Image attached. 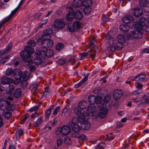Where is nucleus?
Listing matches in <instances>:
<instances>
[{
	"instance_id": "f257e3e1",
	"label": "nucleus",
	"mask_w": 149,
	"mask_h": 149,
	"mask_svg": "<svg viewBox=\"0 0 149 149\" xmlns=\"http://www.w3.org/2000/svg\"><path fill=\"white\" fill-rule=\"evenodd\" d=\"M29 46H25L24 50L20 53V56L22 61L25 63H27L28 65L32 64L33 58L31 55L34 53V50L31 47H34L36 45V42L34 40H30L28 42Z\"/></svg>"
},
{
	"instance_id": "f03ea898",
	"label": "nucleus",
	"mask_w": 149,
	"mask_h": 149,
	"mask_svg": "<svg viewBox=\"0 0 149 149\" xmlns=\"http://www.w3.org/2000/svg\"><path fill=\"white\" fill-rule=\"evenodd\" d=\"M127 37L130 39L141 38L143 37V32L138 30L132 31L127 35Z\"/></svg>"
},
{
	"instance_id": "7ed1b4c3",
	"label": "nucleus",
	"mask_w": 149,
	"mask_h": 149,
	"mask_svg": "<svg viewBox=\"0 0 149 149\" xmlns=\"http://www.w3.org/2000/svg\"><path fill=\"white\" fill-rule=\"evenodd\" d=\"M43 36L41 38H39L38 40L41 42L42 47L45 48H48L51 47L53 45V42L52 40L49 39H43Z\"/></svg>"
},
{
	"instance_id": "20e7f679",
	"label": "nucleus",
	"mask_w": 149,
	"mask_h": 149,
	"mask_svg": "<svg viewBox=\"0 0 149 149\" xmlns=\"http://www.w3.org/2000/svg\"><path fill=\"white\" fill-rule=\"evenodd\" d=\"M13 75L15 79L14 81V84H17L20 82L22 83V80L21 79L22 72L19 69H15L13 70Z\"/></svg>"
},
{
	"instance_id": "39448f33",
	"label": "nucleus",
	"mask_w": 149,
	"mask_h": 149,
	"mask_svg": "<svg viewBox=\"0 0 149 149\" xmlns=\"http://www.w3.org/2000/svg\"><path fill=\"white\" fill-rule=\"evenodd\" d=\"M36 54L42 57H51L54 55V52L51 49L47 50L46 52L44 50H39L36 53Z\"/></svg>"
},
{
	"instance_id": "423d86ee",
	"label": "nucleus",
	"mask_w": 149,
	"mask_h": 149,
	"mask_svg": "<svg viewBox=\"0 0 149 149\" xmlns=\"http://www.w3.org/2000/svg\"><path fill=\"white\" fill-rule=\"evenodd\" d=\"M108 111V109L104 107H101L99 110L98 115H95L93 113L92 114V116L96 118L98 117V116L101 118H104L106 117Z\"/></svg>"
},
{
	"instance_id": "0eeeda50",
	"label": "nucleus",
	"mask_w": 149,
	"mask_h": 149,
	"mask_svg": "<svg viewBox=\"0 0 149 149\" xmlns=\"http://www.w3.org/2000/svg\"><path fill=\"white\" fill-rule=\"evenodd\" d=\"M109 46L107 47V49L109 51L114 52L116 50H119L122 49V45L117 42L114 44L109 43Z\"/></svg>"
},
{
	"instance_id": "6e6552de",
	"label": "nucleus",
	"mask_w": 149,
	"mask_h": 149,
	"mask_svg": "<svg viewBox=\"0 0 149 149\" xmlns=\"http://www.w3.org/2000/svg\"><path fill=\"white\" fill-rule=\"evenodd\" d=\"M65 25V23L61 19H57L54 21V26L57 29H61L64 28Z\"/></svg>"
},
{
	"instance_id": "1a4fd4ad",
	"label": "nucleus",
	"mask_w": 149,
	"mask_h": 149,
	"mask_svg": "<svg viewBox=\"0 0 149 149\" xmlns=\"http://www.w3.org/2000/svg\"><path fill=\"white\" fill-rule=\"evenodd\" d=\"M122 94V92L121 90L119 89L115 90L113 93V97L116 100L120 99L121 97Z\"/></svg>"
},
{
	"instance_id": "9d476101",
	"label": "nucleus",
	"mask_w": 149,
	"mask_h": 149,
	"mask_svg": "<svg viewBox=\"0 0 149 149\" xmlns=\"http://www.w3.org/2000/svg\"><path fill=\"white\" fill-rule=\"evenodd\" d=\"M134 24L135 28L137 29L139 31H143V26H144L140 21H136L134 23Z\"/></svg>"
},
{
	"instance_id": "9b49d317",
	"label": "nucleus",
	"mask_w": 149,
	"mask_h": 149,
	"mask_svg": "<svg viewBox=\"0 0 149 149\" xmlns=\"http://www.w3.org/2000/svg\"><path fill=\"white\" fill-rule=\"evenodd\" d=\"M62 130V133L63 136L68 135L70 132V128L69 126L66 125L61 127Z\"/></svg>"
},
{
	"instance_id": "f8f14e48",
	"label": "nucleus",
	"mask_w": 149,
	"mask_h": 149,
	"mask_svg": "<svg viewBox=\"0 0 149 149\" xmlns=\"http://www.w3.org/2000/svg\"><path fill=\"white\" fill-rule=\"evenodd\" d=\"M146 77V76L145 74H140L135 76L132 80L135 81H143L145 80Z\"/></svg>"
},
{
	"instance_id": "ddd939ff",
	"label": "nucleus",
	"mask_w": 149,
	"mask_h": 149,
	"mask_svg": "<svg viewBox=\"0 0 149 149\" xmlns=\"http://www.w3.org/2000/svg\"><path fill=\"white\" fill-rule=\"evenodd\" d=\"M105 38L106 39L108 40L107 42L109 43L113 44L117 42V41L114 38L111 37L109 33H108L107 34Z\"/></svg>"
},
{
	"instance_id": "4468645a",
	"label": "nucleus",
	"mask_w": 149,
	"mask_h": 149,
	"mask_svg": "<svg viewBox=\"0 0 149 149\" xmlns=\"http://www.w3.org/2000/svg\"><path fill=\"white\" fill-rule=\"evenodd\" d=\"M1 81L3 84H9L13 82V80L12 79H10L6 77H2L1 79Z\"/></svg>"
},
{
	"instance_id": "2eb2a0df",
	"label": "nucleus",
	"mask_w": 149,
	"mask_h": 149,
	"mask_svg": "<svg viewBox=\"0 0 149 149\" xmlns=\"http://www.w3.org/2000/svg\"><path fill=\"white\" fill-rule=\"evenodd\" d=\"M83 1L82 0H74L72 2V5L74 7L79 8L83 5Z\"/></svg>"
},
{
	"instance_id": "dca6fc26",
	"label": "nucleus",
	"mask_w": 149,
	"mask_h": 149,
	"mask_svg": "<svg viewBox=\"0 0 149 149\" xmlns=\"http://www.w3.org/2000/svg\"><path fill=\"white\" fill-rule=\"evenodd\" d=\"M117 44L118 43L122 45V44L124 43L126 39L124 36L122 35H119L117 36Z\"/></svg>"
},
{
	"instance_id": "f3484780",
	"label": "nucleus",
	"mask_w": 149,
	"mask_h": 149,
	"mask_svg": "<svg viewBox=\"0 0 149 149\" xmlns=\"http://www.w3.org/2000/svg\"><path fill=\"white\" fill-rule=\"evenodd\" d=\"M54 106L52 105L49 108L47 109L45 112V118L46 119H48L50 117L52 110L54 108Z\"/></svg>"
},
{
	"instance_id": "a211bd4d",
	"label": "nucleus",
	"mask_w": 149,
	"mask_h": 149,
	"mask_svg": "<svg viewBox=\"0 0 149 149\" xmlns=\"http://www.w3.org/2000/svg\"><path fill=\"white\" fill-rule=\"evenodd\" d=\"M132 19V17L130 15H128L123 18L122 21L124 24H127L130 23Z\"/></svg>"
},
{
	"instance_id": "6ab92c4d",
	"label": "nucleus",
	"mask_w": 149,
	"mask_h": 149,
	"mask_svg": "<svg viewBox=\"0 0 149 149\" xmlns=\"http://www.w3.org/2000/svg\"><path fill=\"white\" fill-rule=\"evenodd\" d=\"M74 113L76 114L79 116L85 114V111L83 109H81L79 107H76L74 109Z\"/></svg>"
},
{
	"instance_id": "aec40b11",
	"label": "nucleus",
	"mask_w": 149,
	"mask_h": 149,
	"mask_svg": "<svg viewBox=\"0 0 149 149\" xmlns=\"http://www.w3.org/2000/svg\"><path fill=\"white\" fill-rule=\"evenodd\" d=\"M90 126L91 124L87 120L81 123V127L83 130H88L90 128Z\"/></svg>"
},
{
	"instance_id": "412c9836",
	"label": "nucleus",
	"mask_w": 149,
	"mask_h": 149,
	"mask_svg": "<svg viewBox=\"0 0 149 149\" xmlns=\"http://www.w3.org/2000/svg\"><path fill=\"white\" fill-rule=\"evenodd\" d=\"M43 121L42 118L40 117L36 121L33 123V125L36 127H39L41 125L43 122Z\"/></svg>"
},
{
	"instance_id": "4be33fe9",
	"label": "nucleus",
	"mask_w": 149,
	"mask_h": 149,
	"mask_svg": "<svg viewBox=\"0 0 149 149\" xmlns=\"http://www.w3.org/2000/svg\"><path fill=\"white\" fill-rule=\"evenodd\" d=\"M74 14L75 18L78 19H81L83 17L82 13L80 10L76 11Z\"/></svg>"
},
{
	"instance_id": "5701e85b",
	"label": "nucleus",
	"mask_w": 149,
	"mask_h": 149,
	"mask_svg": "<svg viewBox=\"0 0 149 149\" xmlns=\"http://www.w3.org/2000/svg\"><path fill=\"white\" fill-rule=\"evenodd\" d=\"M30 73L28 71L25 72L23 76V78L24 80L23 81H22V83H24L26 84V85L25 86H27V85H26V81H27L29 79L30 77Z\"/></svg>"
},
{
	"instance_id": "b1692460",
	"label": "nucleus",
	"mask_w": 149,
	"mask_h": 149,
	"mask_svg": "<svg viewBox=\"0 0 149 149\" xmlns=\"http://www.w3.org/2000/svg\"><path fill=\"white\" fill-rule=\"evenodd\" d=\"M74 17V13L73 12H70L67 14L66 16V19L68 21H72Z\"/></svg>"
},
{
	"instance_id": "393cba45",
	"label": "nucleus",
	"mask_w": 149,
	"mask_h": 149,
	"mask_svg": "<svg viewBox=\"0 0 149 149\" xmlns=\"http://www.w3.org/2000/svg\"><path fill=\"white\" fill-rule=\"evenodd\" d=\"M119 28L120 30L123 31H128L130 29L129 26L126 24L120 25Z\"/></svg>"
},
{
	"instance_id": "a878e982",
	"label": "nucleus",
	"mask_w": 149,
	"mask_h": 149,
	"mask_svg": "<svg viewBox=\"0 0 149 149\" xmlns=\"http://www.w3.org/2000/svg\"><path fill=\"white\" fill-rule=\"evenodd\" d=\"M87 103L85 101H81L78 104L79 108L84 109H86L87 107Z\"/></svg>"
},
{
	"instance_id": "bb28decb",
	"label": "nucleus",
	"mask_w": 149,
	"mask_h": 149,
	"mask_svg": "<svg viewBox=\"0 0 149 149\" xmlns=\"http://www.w3.org/2000/svg\"><path fill=\"white\" fill-rule=\"evenodd\" d=\"M77 120L78 122L81 123L84 122V121L87 120L86 119L85 114L78 116L77 118Z\"/></svg>"
},
{
	"instance_id": "cd10ccee",
	"label": "nucleus",
	"mask_w": 149,
	"mask_h": 149,
	"mask_svg": "<svg viewBox=\"0 0 149 149\" xmlns=\"http://www.w3.org/2000/svg\"><path fill=\"white\" fill-rule=\"evenodd\" d=\"M14 89V86L13 85H9L6 89V92L7 93H11Z\"/></svg>"
},
{
	"instance_id": "c85d7f7f",
	"label": "nucleus",
	"mask_w": 149,
	"mask_h": 149,
	"mask_svg": "<svg viewBox=\"0 0 149 149\" xmlns=\"http://www.w3.org/2000/svg\"><path fill=\"white\" fill-rule=\"evenodd\" d=\"M72 129L75 133L74 134L76 135V132H79L81 130V127L79 125L77 124L74 125H72Z\"/></svg>"
},
{
	"instance_id": "c756f323",
	"label": "nucleus",
	"mask_w": 149,
	"mask_h": 149,
	"mask_svg": "<svg viewBox=\"0 0 149 149\" xmlns=\"http://www.w3.org/2000/svg\"><path fill=\"white\" fill-rule=\"evenodd\" d=\"M96 97L93 95H90L88 97V101L90 104H93L95 103Z\"/></svg>"
},
{
	"instance_id": "7c9ffc66",
	"label": "nucleus",
	"mask_w": 149,
	"mask_h": 149,
	"mask_svg": "<svg viewBox=\"0 0 149 149\" xmlns=\"http://www.w3.org/2000/svg\"><path fill=\"white\" fill-rule=\"evenodd\" d=\"M22 93V90L20 88L16 89L14 94V95L16 98L19 97L21 95Z\"/></svg>"
},
{
	"instance_id": "2f4dec72",
	"label": "nucleus",
	"mask_w": 149,
	"mask_h": 149,
	"mask_svg": "<svg viewBox=\"0 0 149 149\" xmlns=\"http://www.w3.org/2000/svg\"><path fill=\"white\" fill-rule=\"evenodd\" d=\"M11 48L12 47L11 45H10V46L9 45L6 50H1L0 51V56L5 54L7 52L10 51Z\"/></svg>"
},
{
	"instance_id": "473e14b6",
	"label": "nucleus",
	"mask_w": 149,
	"mask_h": 149,
	"mask_svg": "<svg viewBox=\"0 0 149 149\" xmlns=\"http://www.w3.org/2000/svg\"><path fill=\"white\" fill-rule=\"evenodd\" d=\"M84 6H90L92 5V1L91 0H84L83 1Z\"/></svg>"
},
{
	"instance_id": "72a5a7b5",
	"label": "nucleus",
	"mask_w": 149,
	"mask_h": 149,
	"mask_svg": "<svg viewBox=\"0 0 149 149\" xmlns=\"http://www.w3.org/2000/svg\"><path fill=\"white\" fill-rule=\"evenodd\" d=\"M73 24L75 30H79L81 27V24L79 21H75Z\"/></svg>"
},
{
	"instance_id": "f704fd0d",
	"label": "nucleus",
	"mask_w": 149,
	"mask_h": 149,
	"mask_svg": "<svg viewBox=\"0 0 149 149\" xmlns=\"http://www.w3.org/2000/svg\"><path fill=\"white\" fill-rule=\"evenodd\" d=\"M19 9V7H17L13 11H12L10 14L5 19L8 21L17 12Z\"/></svg>"
},
{
	"instance_id": "c9c22d12",
	"label": "nucleus",
	"mask_w": 149,
	"mask_h": 149,
	"mask_svg": "<svg viewBox=\"0 0 149 149\" xmlns=\"http://www.w3.org/2000/svg\"><path fill=\"white\" fill-rule=\"evenodd\" d=\"M42 62V59L39 57H36L34 60V63L36 65H38L41 64Z\"/></svg>"
},
{
	"instance_id": "e433bc0d",
	"label": "nucleus",
	"mask_w": 149,
	"mask_h": 149,
	"mask_svg": "<svg viewBox=\"0 0 149 149\" xmlns=\"http://www.w3.org/2000/svg\"><path fill=\"white\" fill-rule=\"evenodd\" d=\"M0 56V63H5L7 61V60L10 58V56L9 55L6 56L5 57L2 58Z\"/></svg>"
},
{
	"instance_id": "4c0bfd02",
	"label": "nucleus",
	"mask_w": 149,
	"mask_h": 149,
	"mask_svg": "<svg viewBox=\"0 0 149 149\" xmlns=\"http://www.w3.org/2000/svg\"><path fill=\"white\" fill-rule=\"evenodd\" d=\"M53 32V30L51 28H48L44 31V35L45 36H48L51 35Z\"/></svg>"
},
{
	"instance_id": "58836bf2",
	"label": "nucleus",
	"mask_w": 149,
	"mask_h": 149,
	"mask_svg": "<svg viewBox=\"0 0 149 149\" xmlns=\"http://www.w3.org/2000/svg\"><path fill=\"white\" fill-rule=\"evenodd\" d=\"M91 6L85 7L84 9V13L85 15L89 14L91 11Z\"/></svg>"
},
{
	"instance_id": "ea45409f",
	"label": "nucleus",
	"mask_w": 149,
	"mask_h": 149,
	"mask_svg": "<svg viewBox=\"0 0 149 149\" xmlns=\"http://www.w3.org/2000/svg\"><path fill=\"white\" fill-rule=\"evenodd\" d=\"M142 11L141 9L136 10L134 12V14L135 16L137 17H139L142 15Z\"/></svg>"
},
{
	"instance_id": "a19ab883",
	"label": "nucleus",
	"mask_w": 149,
	"mask_h": 149,
	"mask_svg": "<svg viewBox=\"0 0 149 149\" xmlns=\"http://www.w3.org/2000/svg\"><path fill=\"white\" fill-rule=\"evenodd\" d=\"M95 109V107L93 104H90V105L88 107V110L89 112L93 113V114L95 112H94Z\"/></svg>"
},
{
	"instance_id": "79ce46f5",
	"label": "nucleus",
	"mask_w": 149,
	"mask_h": 149,
	"mask_svg": "<svg viewBox=\"0 0 149 149\" xmlns=\"http://www.w3.org/2000/svg\"><path fill=\"white\" fill-rule=\"evenodd\" d=\"M68 29L70 32H74L75 31L73 24H69L68 25Z\"/></svg>"
},
{
	"instance_id": "37998d69",
	"label": "nucleus",
	"mask_w": 149,
	"mask_h": 149,
	"mask_svg": "<svg viewBox=\"0 0 149 149\" xmlns=\"http://www.w3.org/2000/svg\"><path fill=\"white\" fill-rule=\"evenodd\" d=\"M55 134L56 135H58L60 137H62L63 136L62 133V130L61 127L57 128L56 129Z\"/></svg>"
},
{
	"instance_id": "c03bdc74",
	"label": "nucleus",
	"mask_w": 149,
	"mask_h": 149,
	"mask_svg": "<svg viewBox=\"0 0 149 149\" xmlns=\"http://www.w3.org/2000/svg\"><path fill=\"white\" fill-rule=\"evenodd\" d=\"M64 45L63 43H58L56 45V49L57 50H59L62 49Z\"/></svg>"
},
{
	"instance_id": "a18cd8bd",
	"label": "nucleus",
	"mask_w": 149,
	"mask_h": 149,
	"mask_svg": "<svg viewBox=\"0 0 149 149\" xmlns=\"http://www.w3.org/2000/svg\"><path fill=\"white\" fill-rule=\"evenodd\" d=\"M74 137L82 140L83 141H86L87 140L86 136L84 134H81L80 136L75 135Z\"/></svg>"
},
{
	"instance_id": "49530a36",
	"label": "nucleus",
	"mask_w": 149,
	"mask_h": 149,
	"mask_svg": "<svg viewBox=\"0 0 149 149\" xmlns=\"http://www.w3.org/2000/svg\"><path fill=\"white\" fill-rule=\"evenodd\" d=\"M143 98L146 103H149V93H146L143 96Z\"/></svg>"
},
{
	"instance_id": "de8ad7c7",
	"label": "nucleus",
	"mask_w": 149,
	"mask_h": 149,
	"mask_svg": "<svg viewBox=\"0 0 149 149\" xmlns=\"http://www.w3.org/2000/svg\"><path fill=\"white\" fill-rule=\"evenodd\" d=\"M147 3V0H140L139 4L141 7H145Z\"/></svg>"
},
{
	"instance_id": "09e8293b",
	"label": "nucleus",
	"mask_w": 149,
	"mask_h": 149,
	"mask_svg": "<svg viewBox=\"0 0 149 149\" xmlns=\"http://www.w3.org/2000/svg\"><path fill=\"white\" fill-rule=\"evenodd\" d=\"M60 109V106L57 107L53 111L52 114L54 116H56L58 112L59 111Z\"/></svg>"
},
{
	"instance_id": "8fccbe9b",
	"label": "nucleus",
	"mask_w": 149,
	"mask_h": 149,
	"mask_svg": "<svg viewBox=\"0 0 149 149\" xmlns=\"http://www.w3.org/2000/svg\"><path fill=\"white\" fill-rule=\"evenodd\" d=\"M105 146L104 143H102L97 145L96 147V148L97 149H103Z\"/></svg>"
},
{
	"instance_id": "3c124183",
	"label": "nucleus",
	"mask_w": 149,
	"mask_h": 149,
	"mask_svg": "<svg viewBox=\"0 0 149 149\" xmlns=\"http://www.w3.org/2000/svg\"><path fill=\"white\" fill-rule=\"evenodd\" d=\"M69 107V104H67L66 106L63 109V111H62V116H65V113L68 110V108Z\"/></svg>"
},
{
	"instance_id": "603ef678",
	"label": "nucleus",
	"mask_w": 149,
	"mask_h": 149,
	"mask_svg": "<svg viewBox=\"0 0 149 149\" xmlns=\"http://www.w3.org/2000/svg\"><path fill=\"white\" fill-rule=\"evenodd\" d=\"M64 141L65 143L68 145H70L71 143L70 139L69 137H66L65 138Z\"/></svg>"
},
{
	"instance_id": "864d4df0",
	"label": "nucleus",
	"mask_w": 149,
	"mask_h": 149,
	"mask_svg": "<svg viewBox=\"0 0 149 149\" xmlns=\"http://www.w3.org/2000/svg\"><path fill=\"white\" fill-rule=\"evenodd\" d=\"M88 76L87 74L85 76L83 79L80 81L79 84H78V85H81L82 84L84 83L85 81H87L88 79Z\"/></svg>"
},
{
	"instance_id": "5fc2aeb1",
	"label": "nucleus",
	"mask_w": 149,
	"mask_h": 149,
	"mask_svg": "<svg viewBox=\"0 0 149 149\" xmlns=\"http://www.w3.org/2000/svg\"><path fill=\"white\" fill-rule=\"evenodd\" d=\"M102 101L101 98L100 97H96L95 99V102L97 104H100L101 103Z\"/></svg>"
},
{
	"instance_id": "6e6d98bb",
	"label": "nucleus",
	"mask_w": 149,
	"mask_h": 149,
	"mask_svg": "<svg viewBox=\"0 0 149 149\" xmlns=\"http://www.w3.org/2000/svg\"><path fill=\"white\" fill-rule=\"evenodd\" d=\"M23 130L21 129H19L17 132L16 133V136H20L23 134Z\"/></svg>"
},
{
	"instance_id": "4d7b16f0",
	"label": "nucleus",
	"mask_w": 149,
	"mask_h": 149,
	"mask_svg": "<svg viewBox=\"0 0 149 149\" xmlns=\"http://www.w3.org/2000/svg\"><path fill=\"white\" fill-rule=\"evenodd\" d=\"M78 122L77 118L76 117H73L71 120V125L72 126V125H74L77 124V123Z\"/></svg>"
},
{
	"instance_id": "13d9d810",
	"label": "nucleus",
	"mask_w": 149,
	"mask_h": 149,
	"mask_svg": "<svg viewBox=\"0 0 149 149\" xmlns=\"http://www.w3.org/2000/svg\"><path fill=\"white\" fill-rule=\"evenodd\" d=\"M13 73V71L10 68L8 69L6 71V74L8 76L10 75Z\"/></svg>"
},
{
	"instance_id": "bf43d9fd",
	"label": "nucleus",
	"mask_w": 149,
	"mask_h": 149,
	"mask_svg": "<svg viewBox=\"0 0 149 149\" xmlns=\"http://www.w3.org/2000/svg\"><path fill=\"white\" fill-rule=\"evenodd\" d=\"M114 138V135L111 134H110L109 135H107L106 136V139L107 140H111L113 139Z\"/></svg>"
},
{
	"instance_id": "052dcab7",
	"label": "nucleus",
	"mask_w": 149,
	"mask_h": 149,
	"mask_svg": "<svg viewBox=\"0 0 149 149\" xmlns=\"http://www.w3.org/2000/svg\"><path fill=\"white\" fill-rule=\"evenodd\" d=\"M12 115V113L10 112L7 111L4 114L5 117L7 119L9 118Z\"/></svg>"
},
{
	"instance_id": "680f3d73",
	"label": "nucleus",
	"mask_w": 149,
	"mask_h": 149,
	"mask_svg": "<svg viewBox=\"0 0 149 149\" xmlns=\"http://www.w3.org/2000/svg\"><path fill=\"white\" fill-rule=\"evenodd\" d=\"M88 55V53H83L80 54V56H81V60H82Z\"/></svg>"
},
{
	"instance_id": "e2e57ef3",
	"label": "nucleus",
	"mask_w": 149,
	"mask_h": 149,
	"mask_svg": "<svg viewBox=\"0 0 149 149\" xmlns=\"http://www.w3.org/2000/svg\"><path fill=\"white\" fill-rule=\"evenodd\" d=\"M75 56H71L70 58L69 61V62H71L72 63H74L76 61Z\"/></svg>"
},
{
	"instance_id": "0e129e2a",
	"label": "nucleus",
	"mask_w": 149,
	"mask_h": 149,
	"mask_svg": "<svg viewBox=\"0 0 149 149\" xmlns=\"http://www.w3.org/2000/svg\"><path fill=\"white\" fill-rule=\"evenodd\" d=\"M66 63L64 59H61L58 60L57 62V63L60 65H63Z\"/></svg>"
},
{
	"instance_id": "69168bd1",
	"label": "nucleus",
	"mask_w": 149,
	"mask_h": 149,
	"mask_svg": "<svg viewBox=\"0 0 149 149\" xmlns=\"http://www.w3.org/2000/svg\"><path fill=\"white\" fill-rule=\"evenodd\" d=\"M137 21H140V22H141L144 25L146 24V23H145V22H146V19L145 17H141L139 20H137Z\"/></svg>"
},
{
	"instance_id": "338daca9",
	"label": "nucleus",
	"mask_w": 149,
	"mask_h": 149,
	"mask_svg": "<svg viewBox=\"0 0 149 149\" xmlns=\"http://www.w3.org/2000/svg\"><path fill=\"white\" fill-rule=\"evenodd\" d=\"M143 31L149 33V26L146 24L143 26Z\"/></svg>"
},
{
	"instance_id": "774afa93",
	"label": "nucleus",
	"mask_w": 149,
	"mask_h": 149,
	"mask_svg": "<svg viewBox=\"0 0 149 149\" xmlns=\"http://www.w3.org/2000/svg\"><path fill=\"white\" fill-rule=\"evenodd\" d=\"M142 99L141 97H137L136 98L133 99L134 101L136 103H138L141 101Z\"/></svg>"
}]
</instances>
